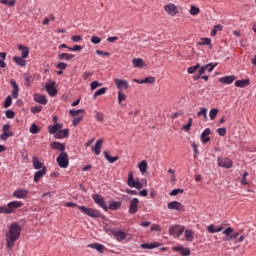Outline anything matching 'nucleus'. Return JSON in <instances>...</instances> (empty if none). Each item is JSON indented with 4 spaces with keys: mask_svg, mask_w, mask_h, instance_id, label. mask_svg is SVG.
<instances>
[{
    "mask_svg": "<svg viewBox=\"0 0 256 256\" xmlns=\"http://www.w3.org/2000/svg\"><path fill=\"white\" fill-rule=\"evenodd\" d=\"M21 237V226L17 223H13L9 231L6 233V247L10 251L15 247V242Z\"/></svg>",
    "mask_w": 256,
    "mask_h": 256,
    "instance_id": "nucleus-1",
    "label": "nucleus"
},
{
    "mask_svg": "<svg viewBox=\"0 0 256 256\" xmlns=\"http://www.w3.org/2000/svg\"><path fill=\"white\" fill-rule=\"evenodd\" d=\"M23 207V202L21 201H12L6 206H0V214H12L15 213V210Z\"/></svg>",
    "mask_w": 256,
    "mask_h": 256,
    "instance_id": "nucleus-2",
    "label": "nucleus"
},
{
    "mask_svg": "<svg viewBox=\"0 0 256 256\" xmlns=\"http://www.w3.org/2000/svg\"><path fill=\"white\" fill-rule=\"evenodd\" d=\"M78 209L85 215L91 217V218H100L101 213L98 210L92 209V208H86L84 206H78Z\"/></svg>",
    "mask_w": 256,
    "mask_h": 256,
    "instance_id": "nucleus-3",
    "label": "nucleus"
},
{
    "mask_svg": "<svg viewBox=\"0 0 256 256\" xmlns=\"http://www.w3.org/2000/svg\"><path fill=\"white\" fill-rule=\"evenodd\" d=\"M56 161L58 166L63 169H66L69 165L68 155L65 152L60 153Z\"/></svg>",
    "mask_w": 256,
    "mask_h": 256,
    "instance_id": "nucleus-4",
    "label": "nucleus"
},
{
    "mask_svg": "<svg viewBox=\"0 0 256 256\" xmlns=\"http://www.w3.org/2000/svg\"><path fill=\"white\" fill-rule=\"evenodd\" d=\"M127 184L131 188H136L138 190H141L143 188V185L139 181L134 180V176L132 172H129L128 174V181Z\"/></svg>",
    "mask_w": 256,
    "mask_h": 256,
    "instance_id": "nucleus-5",
    "label": "nucleus"
},
{
    "mask_svg": "<svg viewBox=\"0 0 256 256\" xmlns=\"http://www.w3.org/2000/svg\"><path fill=\"white\" fill-rule=\"evenodd\" d=\"M9 130H11V125L4 124V126L2 127V134L0 136V139L2 141H7V139H9V137H13V132H10Z\"/></svg>",
    "mask_w": 256,
    "mask_h": 256,
    "instance_id": "nucleus-6",
    "label": "nucleus"
},
{
    "mask_svg": "<svg viewBox=\"0 0 256 256\" xmlns=\"http://www.w3.org/2000/svg\"><path fill=\"white\" fill-rule=\"evenodd\" d=\"M217 162H218V166L222 168L230 169L233 167V162L228 158L219 157L217 159Z\"/></svg>",
    "mask_w": 256,
    "mask_h": 256,
    "instance_id": "nucleus-7",
    "label": "nucleus"
},
{
    "mask_svg": "<svg viewBox=\"0 0 256 256\" xmlns=\"http://www.w3.org/2000/svg\"><path fill=\"white\" fill-rule=\"evenodd\" d=\"M94 202L99 205L104 211H108V207L106 206V203L101 195L95 194L92 196Z\"/></svg>",
    "mask_w": 256,
    "mask_h": 256,
    "instance_id": "nucleus-8",
    "label": "nucleus"
},
{
    "mask_svg": "<svg viewBox=\"0 0 256 256\" xmlns=\"http://www.w3.org/2000/svg\"><path fill=\"white\" fill-rule=\"evenodd\" d=\"M12 196L17 199H25L29 196V192L26 189H18L13 192Z\"/></svg>",
    "mask_w": 256,
    "mask_h": 256,
    "instance_id": "nucleus-9",
    "label": "nucleus"
},
{
    "mask_svg": "<svg viewBox=\"0 0 256 256\" xmlns=\"http://www.w3.org/2000/svg\"><path fill=\"white\" fill-rule=\"evenodd\" d=\"M114 82H115L116 88L120 91H122V89L127 90L129 88V84L127 80H121L120 78H115Z\"/></svg>",
    "mask_w": 256,
    "mask_h": 256,
    "instance_id": "nucleus-10",
    "label": "nucleus"
},
{
    "mask_svg": "<svg viewBox=\"0 0 256 256\" xmlns=\"http://www.w3.org/2000/svg\"><path fill=\"white\" fill-rule=\"evenodd\" d=\"M112 234L115 237V239L119 242L125 240L127 237V234L124 231H122L121 229L113 230Z\"/></svg>",
    "mask_w": 256,
    "mask_h": 256,
    "instance_id": "nucleus-11",
    "label": "nucleus"
},
{
    "mask_svg": "<svg viewBox=\"0 0 256 256\" xmlns=\"http://www.w3.org/2000/svg\"><path fill=\"white\" fill-rule=\"evenodd\" d=\"M164 9L172 17L176 16V14L178 13L177 6L172 3L165 5Z\"/></svg>",
    "mask_w": 256,
    "mask_h": 256,
    "instance_id": "nucleus-12",
    "label": "nucleus"
},
{
    "mask_svg": "<svg viewBox=\"0 0 256 256\" xmlns=\"http://www.w3.org/2000/svg\"><path fill=\"white\" fill-rule=\"evenodd\" d=\"M168 209L170 210H175V211H182L184 212L185 209H184V206L177 202V201H173V202H170L168 205H167Z\"/></svg>",
    "mask_w": 256,
    "mask_h": 256,
    "instance_id": "nucleus-13",
    "label": "nucleus"
},
{
    "mask_svg": "<svg viewBox=\"0 0 256 256\" xmlns=\"http://www.w3.org/2000/svg\"><path fill=\"white\" fill-rule=\"evenodd\" d=\"M235 80H236L235 75H226V76H223L222 78H219V82L226 85H231Z\"/></svg>",
    "mask_w": 256,
    "mask_h": 256,
    "instance_id": "nucleus-14",
    "label": "nucleus"
},
{
    "mask_svg": "<svg viewBox=\"0 0 256 256\" xmlns=\"http://www.w3.org/2000/svg\"><path fill=\"white\" fill-rule=\"evenodd\" d=\"M139 200L134 198L130 201L129 214L133 215L138 211Z\"/></svg>",
    "mask_w": 256,
    "mask_h": 256,
    "instance_id": "nucleus-15",
    "label": "nucleus"
},
{
    "mask_svg": "<svg viewBox=\"0 0 256 256\" xmlns=\"http://www.w3.org/2000/svg\"><path fill=\"white\" fill-rule=\"evenodd\" d=\"M47 93L51 96V97H55L57 94V90L55 88V82H50L48 84H46L45 86Z\"/></svg>",
    "mask_w": 256,
    "mask_h": 256,
    "instance_id": "nucleus-16",
    "label": "nucleus"
},
{
    "mask_svg": "<svg viewBox=\"0 0 256 256\" xmlns=\"http://www.w3.org/2000/svg\"><path fill=\"white\" fill-rule=\"evenodd\" d=\"M10 84L13 88L12 90V97L14 99L19 98V84H17V82H15V80H10Z\"/></svg>",
    "mask_w": 256,
    "mask_h": 256,
    "instance_id": "nucleus-17",
    "label": "nucleus"
},
{
    "mask_svg": "<svg viewBox=\"0 0 256 256\" xmlns=\"http://www.w3.org/2000/svg\"><path fill=\"white\" fill-rule=\"evenodd\" d=\"M47 175V167H43L42 170L38 171L34 175V182H39L43 176Z\"/></svg>",
    "mask_w": 256,
    "mask_h": 256,
    "instance_id": "nucleus-18",
    "label": "nucleus"
},
{
    "mask_svg": "<svg viewBox=\"0 0 256 256\" xmlns=\"http://www.w3.org/2000/svg\"><path fill=\"white\" fill-rule=\"evenodd\" d=\"M234 232L233 228L229 227L223 231V234L226 235L225 238H223V241H231L235 240L232 233Z\"/></svg>",
    "mask_w": 256,
    "mask_h": 256,
    "instance_id": "nucleus-19",
    "label": "nucleus"
},
{
    "mask_svg": "<svg viewBox=\"0 0 256 256\" xmlns=\"http://www.w3.org/2000/svg\"><path fill=\"white\" fill-rule=\"evenodd\" d=\"M18 50L22 51L21 52V57L23 59H27V57H29V47L23 45V44H19L18 45Z\"/></svg>",
    "mask_w": 256,
    "mask_h": 256,
    "instance_id": "nucleus-20",
    "label": "nucleus"
},
{
    "mask_svg": "<svg viewBox=\"0 0 256 256\" xmlns=\"http://www.w3.org/2000/svg\"><path fill=\"white\" fill-rule=\"evenodd\" d=\"M211 134L210 128H205V130L201 134L202 143L206 144L210 141L209 135Z\"/></svg>",
    "mask_w": 256,
    "mask_h": 256,
    "instance_id": "nucleus-21",
    "label": "nucleus"
},
{
    "mask_svg": "<svg viewBox=\"0 0 256 256\" xmlns=\"http://www.w3.org/2000/svg\"><path fill=\"white\" fill-rule=\"evenodd\" d=\"M34 100L41 105H47V103L49 102V100H47V98L43 96V94H35Z\"/></svg>",
    "mask_w": 256,
    "mask_h": 256,
    "instance_id": "nucleus-22",
    "label": "nucleus"
},
{
    "mask_svg": "<svg viewBox=\"0 0 256 256\" xmlns=\"http://www.w3.org/2000/svg\"><path fill=\"white\" fill-rule=\"evenodd\" d=\"M13 61L20 67H25L27 66V60H25L23 57L21 56H14L13 57Z\"/></svg>",
    "mask_w": 256,
    "mask_h": 256,
    "instance_id": "nucleus-23",
    "label": "nucleus"
},
{
    "mask_svg": "<svg viewBox=\"0 0 256 256\" xmlns=\"http://www.w3.org/2000/svg\"><path fill=\"white\" fill-rule=\"evenodd\" d=\"M51 148H52L53 150H58V151H60L61 153H64L65 145H64V144H61V142H52Z\"/></svg>",
    "mask_w": 256,
    "mask_h": 256,
    "instance_id": "nucleus-24",
    "label": "nucleus"
},
{
    "mask_svg": "<svg viewBox=\"0 0 256 256\" xmlns=\"http://www.w3.org/2000/svg\"><path fill=\"white\" fill-rule=\"evenodd\" d=\"M103 140L102 138L100 140H97L94 147H92V151L98 156L101 153V147H102Z\"/></svg>",
    "mask_w": 256,
    "mask_h": 256,
    "instance_id": "nucleus-25",
    "label": "nucleus"
},
{
    "mask_svg": "<svg viewBox=\"0 0 256 256\" xmlns=\"http://www.w3.org/2000/svg\"><path fill=\"white\" fill-rule=\"evenodd\" d=\"M174 251L176 252H180L181 255L183 256H189L190 255V250L188 248H184V247H174L173 248Z\"/></svg>",
    "mask_w": 256,
    "mask_h": 256,
    "instance_id": "nucleus-26",
    "label": "nucleus"
},
{
    "mask_svg": "<svg viewBox=\"0 0 256 256\" xmlns=\"http://www.w3.org/2000/svg\"><path fill=\"white\" fill-rule=\"evenodd\" d=\"M74 57H75L74 54H69V53H60V54H58V59L59 60L69 61V60H72Z\"/></svg>",
    "mask_w": 256,
    "mask_h": 256,
    "instance_id": "nucleus-27",
    "label": "nucleus"
},
{
    "mask_svg": "<svg viewBox=\"0 0 256 256\" xmlns=\"http://www.w3.org/2000/svg\"><path fill=\"white\" fill-rule=\"evenodd\" d=\"M161 244L158 243V242H154V243H151V244H147V243H144V244H141V248L142 249H155L157 247H160Z\"/></svg>",
    "mask_w": 256,
    "mask_h": 256,
    "instance_id": "nucleus-28",
    "label": "nucleus"
},
{
    "mask_svg": "<svg viewBox=\"0 0 256 256\" xmlns=\"http://www.w3.org/2000/svg\"><path fill=\"white\" fill-rule=\"evenodd\" d=\"M69 135V130H58V132H56V138L57 139H64L67 138Z\"/></svg>",
    "mask_w": 256,
    "mask_h": 256,
    "instance_id": "nucleus-29",
    "label": "nucleus"
},
{
    "mask_svg": "<svg viewBox=\"0 0 256 256\" xmlns=\"http://www.w3.org/2000/svg\"><path fill=\"white\" fill-rule=\"evenodd\" d=\"M133 67L135 68H143L144 67V62L142 58H134L133 61Z\"/></svg>",
    "mask_w": 256,
    "mask_h": 256,
    "instance_id": "nucleus-30",
    "label": "nucleus"
},
{
    "mask_svg": "<svg viewBox=\"0 0 256 256\" xmlns=\"http://www.w3.org/2000/svg\"><path fill=\"white\" fill-rule=\"evenodd\" d=\"M250 85V81L249 80H237L235 82V86L239 87V88H245L247 86Z\"/></svg>",
    "mask_w": 256,
    "mask_h": 256,
    "instance_id": "nucleus-31",
    "label": "nucleus"
},
{
    "mask_svg": "<svg viewBox=\"0 0 256 256\" xmlns=\"http://www.w3.org/2000/svg\"><path fill=\"white\" fill-rule=\"evenodd\" d=\"M89 248L95 249L100 253L104 252V246L98 243L88 245Z\"/></svg>",
    "mask_w": 256,
    "mask_h": 256,
    "instance_id": "nucleus-32",
    "label": "nucleus"
},
{
    "mask_svg": "<svg viewBox=\"0 0 256 256\" xmlns=\"http://www.w3.org/2000/svg\"><path fill=\"white\" fill-rule=\"evenodd\" d=\"M62 128V124H54V126H49V133L50 134H55L58 133V130Z\"/></svg>",
    "mask_w": 256,
    "mask_h": 256,
    "instance_id": "nucleus-33",
    "label": "nucleus"
},
{
    "mask_svg": "<svg viewBox=\"0 0 256 256\" xmlns=\"http://www.w3.org/2000/svg\"><path fill=\"white\" fill-rule=\"evenodd\" d=\"M126 98H127L126 94H124V92H122V90H119V92H118V104L123 106L122 102L125 101Z\"/></svg>",
    "mask_w": 256,
    "mask_h": 256,
    "instance_id": "nucleus-34",
    "label": "nucleus"
},
{
    "mask_svg": "<svg viewBox=\"0 0 256 256\" xmlns=\"http://www.w3.org/2000/svg\"><path fill=\"white\" fill-rule=\"evenodd\" d=\"M185 239L189 242H192L194 239V232L191 230H186L185 231Z\"/></svg>",
    "mask_w": 256,
    "mask_h": 256,
    "instance_id": "nucleus-35",
    "label": "nucleus"
},
{
    "mask_svg": "<svg viewBox=\"0 0 256 256\" xmlns=\"http://www.w3.org/2000/svg\"><path fill=\"white\" fill-rule=\"evenodd\" d=\"M33 167L36 170H39L43 168V163H41L39 160H37V157H33Z\"/></svg>",
    "mask_w": 256,
    "mask_h": 256,
    "instance_id": "nucleus-36",
    "label": "nucleus"
},
{
    "mask_svg": "<svg viewBox=\"0 0 256 256\" xmlns=\"http://www.w3.org/2000/svg\"><path fill=\"white\" fill-rule=\"evenodd\" d=\"M0 3L6 5L8 7H15L16 1L15 0H0Z\"/></svg>",
    "mask_w": 256,
    "mask_h": 256,
    "instance_id": "nucleus-37",
    "label": "nucleus"
},
{
    "mask_svg": "<svg viewBox=\"0 0 256 256\" xmlns=\"http://www.w3.org/2000/svg\"><path fill=\"white\" fill-rule=\"evenodd\" d=\"M198 117H204V120L207 121L208 120V116H207V108H201V110L197 113Z\"/></svg>",
    "mask_w": 256,
    "mask_h": 256,
    "instance_id": "nucleus-38",
    "label": "nucleus"
},
{
    "mask_svg": "<svg viewBox=\"0 0 256 256\" xmlns=\"http://www.w3.org/2000/svg\"><path fill=\"white\" fill-rule=\"evenodd\" d=\"M138 168H139V170H140V172H141L142 174H145L146 171H147V162H146V161H142V162L139 164Z\"/></svg>",
    "mask_w": 256,
    "mask_h": 256,
    "instance_id": "nucleus-39",
    "label": "nucleus"
},
{
    "mask_svg": "<svg viewBox=\"0 0 256 256\" xmlns=\"http://www.w3.org/2000/svg\"><path fill=\"white\" fill-rule=\"evenodd\" d=\"M219 113V110L217 108H212L209 112L210 119L213 121Z\"/></svg>",
    "mask_w": 256,
    "mask_h": 256,
    "instance_id": "nucleus-40",
    "label": "nucleus"
},
{
    "mask_svg": "<svg viewBox=\"0 0 256 256\" xmlns=\"http://www.w3.org/2000/svg\"><path fill=\"white\" fill-rule=\"evenodd\" d=\"M199 68H200V64L197 63V64L194 65V66L188 67L187 72H188L189 74H194Z\"/></svg>",
    "mask_w": 256,
    "mask_h": 256,
    "instance_id": "nucleus-41",
    "label": "nucleus"
},
{
    "mask_svg": "<svg viewBox=\"0 0 256 256\" xmlns=\"http://www.w3.org/2000/svg\"><path fill=\"white\" fill-rule=\"evenodd\" d=\"M120 207H121V203L120 202H112L109 205V209L113 210V211L120 209Z\"/></svg>",
    "mask_w": 256,
    "mask_h": 256,
    "instance_id": "nucleus-42",
    "label": "nucleus"
},
{
    "mask_svg": "<svg viewBox=\"0 0 256 256\" xmlns=\"http://www.w3.org/2000/svg\"><path fill=\"white\" fill-rule=\"evenodd\" d=\"M11 104H13V98L11 96H7L5 102H4V108L7 109L11 107Z\"/></svg>",
    "mask_w": 256,
    "mask_h": 256,
    "instance_id": "nucleus-43",
    "label": "nucleus"
},
{
    "mask_svg": "<svg viewBox=\"0 0 256 256\" xmlns=\"http://www.w3.org/2000/svg\"><path fill=\"white\" fill-rule=\"evenodd\" d=\"M106 91H107V88H100L95 92L93 98L96 99L98 96L104 95Z\"/></svg>",
    "mask_w": 256,
    "mask_h": 256,
    "instance_id": "nucleus-44",
    "label": "nucleus"
},
{
    "mask_svg": "<svg viewBox=\"0 0 256 256\" xmlns=\"http://www.w3.org/2000/svg\"><path fill=\"white\" fill-rule=\"evenodd\" d=\"M104 156L110 163H114L119 159L118 157H111L106 151L104 152Z\"/></svg>",
    "mask_w": 256,
    "mask_h": 256,
    "instance_id": "nucleus-45",
    "label": "nucleus"
},
{
    "mask_svg": "<svg viewBox=\"0 0 256 256\" xmlns=\"http://www.w3.org/2000/svg\"><path fill=\"white\" fill-rule=\"evenodd\" d=\"M199 13H200L199 7L191 6L190 14H191L192 16H197Z\"/></svg>",
    "mask_w": 256,
    "mask_h": 256,
    "instance_id": "nucleus-46",
    "label": "nucleus"
},
{
    "mask_svg": "<svg viewBox=\"0 0 256 256\" xmlns=\"http://www.w3.org/2000/svg\"><path fill=\"white\" fill-rule=\"evenodd\" d=\"M30 133H32L33 135L38 134L39 133V126H37V124H32V126L30 127Z\"/></svg>",
    "mask_w": 256,
    "mask_h": 256,
    "instance_id": "nucleus-47",
    "label": "nucleus"
},
{
    "mask_svg": "<svg viewBox=\"0 0 256 256\" xmlns=\"http://www.w3.org/2000/svg\"><path fill=\"white\" fill-rule=\"evenodd\" d=\"M211 44V39L210 38H201V41L199 42V45L205 46V45H210Z\"/></svg>",
    "mask_w": 256,
    "mask_h": 256,
    "instance_id": "nucleus-48",
    "label": "nucleus"
},
{
    "mask_svg": "<svg viewBox=\"0 0 256 256\" xmlns=\"http://www.w3.org/2000/svg\"><path fill=\"white\" fill-rule=\"evenodd\" d=\"M84 110L80 109V110H69V114L72 116V117H75V116H78L80 113H83Z\"/></svg>",
    "mask_w": 256,
    "mask_h": 256,
    "instance_id": "nucleus-49",
    "label": "nucleus"
},
{
    "mask_svg": "<svg viewBox=\"0 0 256 256\" xmlns=\"http://www.w3.org/2000/svg\"><path fill=\"white\" fill-rule=\"evenodd\" d=\"M5 115H6V118L8 119L15 118V112H13V110H6Z\"/></svg>",
    "mask_w": 256,
    "mask_h": 256,
    "instance_id": "nucleus-50",
    "label": "nucleus"
},
{
    "mask_svg": "<svg viewBox=\"0 0 256 256\" xmlns=\"http://www.w3.org/2000/svg\"><path fill=\"white\" fill-rule=\"evenodd\" d=\"M155 83V78L153 76H148L147 78H144V84H153Z\"/></svg>",
    "mask_w": 256,
    "mask_h": 256,
    "instance_id": "nucleus-51",
    "label": "nucleus"
},
{
    "mask_svg": "<svg viewBox=\"0 0 256 256\" xmlns=\"http://www.w3.org/2000/svg\"><path fill=\"white\" fill-rule=\"evenodd\" d=\"M192 121H193V119H192V118H189L188 124H185L182 129H183L184 131L188 132V131L190 130L191 126H192Z\"/></svg>",
    "mask_w": 256,
    "mask_h": 256,
    "instance_id": "nucleus-52",
    "label": "nucleus"
},
{
    "mask_svg": "<svg viewBox=\"0 0 256 256\" xmlns=\"http://www.w3.org/2000/svg\"><path fill=\"white\" fill-rule=\"evenodd\" d=\"M101 42V38L98 36H92L91 37V43H93L94 45H97Z\"/></svg>",
    "mask_w": 256,
    "mask_h": 256,
    "instance_id": "nucleus-53",
    "label": "nucleus"
},
{
    "mask_svg": "<svg viewBox=\"0 0 256 256\" xmlns=\"http://www.w3.org/2000/svg\"><path fill=\"white\" fill-rule=\"evenodd\" d=\"M96 120L98 122H103L104 121V114H102V112H96Z\"/></svg>",
    "mask_w": 256,
    "mask_h": 256,
    "instance_id": "nucleus-54",
    "label": "nucleus"
},
{
    "mask_svg": "<svg viewBox=\"0 0 256 256\" xmlns=\"http://www.w3.org/2000/svg\"><path fill=\"white\" fill-rule=\"evenodd\" d=\"M68 50L73 51V52L80 51V50H82V46L81 45H74L73 47H68Z\"/></svg>",
    "mask_w": 256,
    "mask_h": 256,
    "instance_id": "nucleus-55",
    "label": "nucleus"
},
{
    "mask_svg": "<svg viewBox=\"0 0 256 256\" xmlns=\"http://www.w3.org/2000/svg\"><path fill=\"white\" fill-rule=\"evenodd\" d=\"M184 192L183 189H174L171 193L170 196H177L178 194H182Z\"/></svg>",
    "mask_w": 256,
    "mask_h": 256,
    "instance_id": "nucleus-56",
    "label": "nucleus"
},
{
    "mask_svg": "<svg viewBox=\"0 0 256 256\" xmlns=\"http://www.w3.org/2000/svg\"><path fill=\"white\" fill-rule=\"evenodd\" d=\"M178 229H179L178 226H172V227L169 229V234H170V235H176Z\"/></svg>",
    "mask_w": 256,
    "mask_h": 256,
    "instance_id": "nucleus-57",
    "label": "nucleus"
},
{
    "mask_svg": "<svg viewBox=\"0 0 256 256\" xmlns=\"http://www.w3.org/2000/svg\"><path fill=\"white\" fill-rule=\"evenodd\" d=\"M41 110H43V106H33V108H31L33 113H40Z\"/></svg>",
    "mask_w": 256,
    "mask_h": 256,
    "instance_id": "nucleus-58",
    "label": "nucleus"
},
{
    "mask_svg": "<svg viewBox=\"0 0 256 256\" xmlns=\"http://www.w3.org/2000/svg\"><path fill=\"white\" fill-rule=\"evenodd\" d=\"M204 66H205L206 71L212 72L213 69L216 67V64L212 65V63H209V64L204 65Z\"/></svg>",
    "mask_w": 256,
    "mask_h": 256,
    "instance_id": "nucleus-59",
    "label": "nucleus"
},
{
    "mask_svg": "<svg viewBox=\"0 0 256 256\" xmlns=\"http://www.w3.org/2000/svg\"><path fill=\"white\" fill-rule=\"evenodd\" d=\"M192 148L194 150V158L196 159L199 154V151H198V146L195 144V142H193Z\"/></svg>",
    "mask_w": 256,
    "mask_h": 256,
    "instance_id": "nucleus-60",
    "label": "nucleus"
},
{
    "mask_svg": "<svg viewBox=\"0 0 256 256\" xmlns=\"http://www.w3.org/2000/svg\"><path fill=\"white\" fill-rule=\"evenodd\" d=\"M82 119H83L82 116H78L77 118H74L72 122L73 126H77L82 121Z\"/></svg>",
    "mask_w": 256,
    "mask_h": 256,
    "instance_id": "nucleus-61",
    "label": "nucleus"
},
{
    "mask_svg": "<svg viewBox=\"0 0 256 256\" xmlns=\"http://www.w3.org/2000/svg\"><path fill=\"white\" fill-rule=\"evenodd\" d=\"M217 133L221 136L224 137L226 135V128H218Z\"/></svg>",
    "mask_w": 256,
    "mask_h": 256,
    "instance_id": "nucleus-62",
    "label": "nucleus"
},
{
    "mask_svg": "<svg viewBox=\"0 0 256 256\" xmlns=\"http://www.w3.org/2000/svg\"><path fill=\"white\" fill-rule=\"evenodd\" d=\"M90 86H91V90H95L96 88L100 87L101 84H99V82L95 80L94 82H91Z\"/></svg>",
    "mask_w": 256,
    "mask_h": 256,
    "instance_id": "nucleus-63",
    "label": "nucleus"
},
{
    "mask_svg": "<svg viewBox=\"0 0 256 256\" xmlns=\"http://www.w3.org/2000/svg\"><path fill=\"white\" fill-rule=\"evenodd\" d=\"M57 68L60 70H65L67 68V64L65 62H59L57 64Z\"/></svg>",
    "mask_w": 256,
    "mask_h": 256,
    "instance_id": "nucleus-64",
    "label": "nucleus"
}]
</instances>
